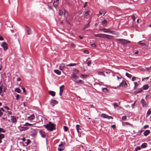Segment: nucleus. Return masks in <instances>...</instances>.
<instances>
[{
  "mask_svg": "<svg viewBox=\"0 0 151 151\" xmlns=\"http://www.w3.org/2000/svg\"><path fill=\"white\" fill-rule=\"evenodd\" d=\"M55 125L49 122L48 124L44 125V127L50 131H52L55 129Z\"/></svg>",
  "mask_w": 151,
  "mask_h": 151,
  "instance_id": "nucleus-1",
  "label": "nucleus"
},
{
  "mask_svg": "<svg viewBox=\"0 0 151 151\" xmlns=\"http://www.w3.org/2000/svg\"><path fill=\"white\" fill-rule=\"evenodd\" d=\"M117 41H119L122 44H127V43H130V42L127 40L122 39H118L116 40Z\"/></svg>",
  "mask_w": 151,
  "mask_h": 151,
  "instance_id": "nucleus-2",
  "label": "nucleus"
},
{
  "mask_svg": "<svg viewBox=\"0 0 151 151\" xmlns=\"http://www.w3.org/2000/svg\"><path fill=\"white\" fill-rule=\"evenodd\" d=\"M1 47H3L4 51H6L8 49V47L7 44L6 42H3L1 45Z\"/></svg>",
  "mask_w": 151,
  "mask_h": 151,
  "instance_id": "nucleus-3",
  "label": "nucleus"
},
{
  "mask_svg": "<svg viewBox=\"0 0 151 151\" xmlns=\"http://www.w3.org/2000/svg\"><path fill=\"white\" fill-rule=\"evenodd\" d=\"M11 121L12 123H16L17 122V119L15 116H11Z\"/></svg>",
  "mask_w": 151,
  "mask_h": 151,
  "instance_id": "nucleus-4",
  "label": "nucleus"
},
{
  "mask_svg": "<svg viewBox=\"0 0 151 151\" xmlns=\"http://www.w3.org/2000/svg\"><path fill=\"white\" fill-rule=\"evenodd\" d=\"M50 103L52 104V106H54L55 105L58 104V102L55 100L52 99Z\"/></svg>",
  "mask_w": 151,
  "mask_h": 151,
  "instance_id": "nucleus-5",
  "label": "nucleus"
},
{
  "mask_svg": "<svg viewBox=\"0 0 151 151\" xmlns=\"http://www.w3.org/2000/svg\"><path fill=\"white\" fill-rule=\"evenodd\" d=\"M105 34H95V36L96 37H99L100 38H104Z\"/></svg>",
  "mask_w": 151,
  "mask_h": 151,
  "instance_id": "nucleus-6",
  "label": "nucleus"
},
{
  "mask_svg": "<svg viewBox=\"0 0 151 151\" xmlns=\"http://www.w3.org/2000/svg\"><path fill=\"white\" fill-rule=\"evenodd\" d=\"M35 118V116L34 114H32L30 116L27 117V120L30 121L34 120Z\"/></svg>",
  "mask_w": 151,
  "mask_h": 151,
  "instance_id": "nucleus-7",
  "label": "nucleus"
},
{
  "mask_svg": "<svg viewBox=\"0 0 151 151\" xmlns=\"http://www.w3.org/2000/svg\"><path fill=\"white\" fill-rule=\"evenodd\" d=\"M65 67V65L64 64L61 63L60 65L59 68L60 70H62Z\"/></svg>",
  "mask_w": 151,
  "mask_h": 151,
  "instance_id": "nucleus-8",
  "label": "nucleus"
},
{
  "mask_svg": "<svg viewBox=\"0 0 151 151\" xmlns=\"http://www.w3.org/2000/svg\"><path fill=\"white\" fill-rule=\"evenodd\" d=\"M140 102L143 107H145L146 106V103L144 99H142Z\"/></svg>",
  "mask_w": 151,
  "mask_h": 151,
  "instance_id": "nucleus-9",
  "label": "nucleus"
},
{
  "mask_svg": "<svg viewBox=\"0 0 151 151\" xmlns=\"http://www.w3.org/2000/svg\"><path fill=\"white\" fill-rule=\"evenodd\" d=\"M71 78L77 80L79 78V77L78 76H76L75 74H73L71 75Z\"/></svg>",
  "mask_w": 151,
  "mask_h": 151,
  "instance_id": "nucleus-10",
  "label": "nucleus"
},
{
  "mask_svg": "<svg viewBox=\"0 0 151 151\" xmlns=\"http://www.w3.org/2000/svg\"><path fill=\"white\" fill-rule=\"evenodd\" d=\"M20 130L21 131H25L28 129L27 127L24 126H21L20 127Z\"/></svg>",
  "mask_w": 151,
  "mask_h": 151,
  "instance_id": "nucleus-11",
  "label": "nucleus"
},
{
  "mask_svg": "<svg viewBox=\"0 0 151 151\" xmlns=\"http://www.w3.org/2000/svg\"><path fill=\"white\" fill-rule=\"evenodd\" d=\"M90 11L88 10L87 12H86L85 14L84 17L85 18L87 19L88 18L89 16V12Z\"/></svg>",
  "mask_w": 151,
  "mask_h": 151,
  "instance_id": "nucleus-12",
  "label": "nucleus"
},
{
  "mask_svg": "<svg viewBox=\"0 0 151 151\" xmlns=\"http://www.w3.org/2000/svg\"><path fill=\"white\" fill-rule=\"evenodd\" d=\"M49 93L52 96H55V92L53 91H49Z\"/></svg>",
  "mask_w": 151,
  "mask_h": 151,
  "instance_id": "nucleus-13",
  "label": "nucleus"
},
{
  "mask_svg": "<svg viewBox=\"0 0 151 151\" xmlns=\"http://www.w3.org/2000/svg\"><path fill=\"white\" fill-rule=\"evenodd\" d=\"M26 28L27 32L28 35H30L31 34V31L30 28H29L27 26H26Z\"/></svg>",
  "mask_w": 151,
  "mask_h": 151,
  "instance_id": "nucleus-14",
  "label": "nucleus"
},
{
  "mask_svg": "<svg viewBox=\"0 0 151 151\" xmlns=\"http://www.w3.org/2000/svg\"><path fill=\"white\" fill-rule=\"evenodd\" d=\"M58 4L59 1H58V0H56L53 2V5L55 7H56L57 6Z\"/></svg>",
  "mask_w": 151,
  "mask_h": 151,
  "instance_id": "nucleus-15",
  "label": "nucleus"
},
{
  "mask_svg": "<svg viewBox=\"0 0 151 151\" xmlns=\"http://www.w3.org/2000/svg\"><path fill=\"white\" fill-rule=\"evenodd\" d=\"M150 133V131L149 130H145L144 133V135L145 136H147Z\"/></svg>",
  "mask_w": 151,
  "mask_h": 151,
  "instance_id": "nucleus-16",
  "label": "nucleus"
},
{
  "mask_svg": "<svg viewBox=\"0 0 151 151\" xmlns=\"http://www.w3.org/2000/svg\"><path fill=\"white\" fill-rule=\"evenodd\" d=\"M113 36H112L105 34L104 38L111 39L113 38Z\"/></svg>",
  "mask_w": 151,
  "mask_h": 151,
  "instance_id": "nucleus-17",
  "label": "nucleus"
},
{
  "mask_svg": "<svg viewBox=\"0 0 151 151\" xmlns=\"http://www.w3.org/2000/svg\"><path fill=\"white\" fill-rule=\"evenodd\" d=\"M106 13V12L103 9H101L100 10L99 14H100V15H102L103 14V16H104Z\"/></svg>",
  "mask_w": 151,
  "mask_h": 151,
  "instance_id": "nucleus-18",
  "label": "nucleus"
},
{
  "mask_svg": "<svg viewBox=\"0 0 151 151\" xmlns=\"http://www.w3.org/2000/svg\"><path fill=\"white\" fill-rule=\"evenodd\" d=\"M114 108L117 109H118L120 108V107L116 103H114Z\"/></svg>",
  "mask_w": 151,
  "mask_h": 151,
  "instance_id": "nucleus-19",
  "label": "nucleus"
},
{
  "mask_svg": "<svg viewBox=\"0 0 151 151\" xmlns=\"http://www.w3.org/2000/svg\"><path fill=\"white\" fill-rule=\"evenodd\" d=\"M5 137L4 135L3 134H0V143L2 142L1 140Z\"/></svg>",
  "mask_w": 151,
  "mask_h": 151,
  "instance_id": "nucleus-20",
  "label": "nucleus"
},
{
  "mask_svg": "<svg viewBox=\"0 0 151 151\" xmlns=\"http://www.w3.org/2000/svg\"><path fill=\"white\" fill-rule=\"evenodd\" d=\"M65 86L64 85H63L60 87V91H62V92H63V90L64 89Z\"/></svg>",
  "mask_w": 151,
  "mask_h": 151,
  "instance_id": "nucleus-21",
  "label": "nucleus"
},
{
  "mask_svg": "<svg viewBox=\"0 0 151 151\" xmlns=\"http://www.w3.org/2000/svg\"><path fill=\"white\" fill-rule=\"evenodd\" d=\"M64 15L65 17H66V18H69L68 16H69V14L68 12L66 11H65Z\"/></svg>",
  "mask_w": 151,
  "mask_h": 151,
  "instance_id": "nucleus-22",
  "label": "nucleus"
},
{
  "mask_svg": "<svg viewBox=\"0 0 151 151\" xmlns=\"http://www.w3.org/2000/svg\"><path fill=\"white\" fill-rule=\"evenodd\" d=\"M147 144L146 143H143L141 146L142 148H144L147 147Z\"/></svg>",
  "mask_w": 151,
  "mask_h": 151,
  "instance_id": "nucleus-23",
  "label": "nucleus"
},
{
  "mask_svg": "<svg viewBox=\"0 0 151 151\" xmlns=\"http://www.w3.org/2000/svg\"><path fill=\"white\" fill-rule=\"evenodd\" d=\"M54 72L56 73L58 75H60L61 74V72L59 70H54Z\"/></svg>",
  "mask_w": 151,
  "mask_h": 151,
  "instance_id": "nucleus-24",
  "label": "nucleus"
},
{
  "mask_svg": "<svg viewBox=\"0 0 151 151\" xmlns=\"http://www.w3.org/2000/svg\"><path fill=\"white\" fill-rule=\"evenodd\" d=\"M125 84L126 85H127V84L125 82V81H123L119 84V87H122L123 86L124 84Z\"/></svg>",
  "mask_w": 151,
  "mask_h": 151,
  "instance_id": "nucleus-25",
  "label": "nucleus"
},
{
  "mask_svg": "<svg viewBox=\"0 0 151 151\" xmlns=\"http://www.w3.org/2000/svg\"><path fill=\"white\" fill-rule=\"evenodd\" d=\"M149 88V86H148V85H144L143 87V89L146 90L147 89Z\"/></svg>",
  "mask_w": 151,
  "mask_h": 151,
  "instance_id": "nucleus-26",
  "label": "nucleus"
},
{
  "mask_svg": "<svg viewBox=\"0 0 151 151\" xmlns=\"http://www.w3.org/2000/svg\"><path fill=\"white\" fill-rule=\"evenodd\" d=\"M101 30H104V32L105 33H109V29H106V28H103V29H101Z\"/></svg>",
  "mask_w": 151,
  "mask_h": 151,
  "instance_id": "nucleus-27",
  "label": "nucleus"
},
{
  "mask_svg": "<svg viewBox=\"0 0 151 151\" xmlns=\"http://www.w3.org/2000/svg\"><path fill=\"white\" fill-rule=\"evenodd\" d=\"M76 82L78 84L83 83V81L81 80H77L76 81Z\"/></svg>",
  "mask_w": 151,
  "mask_h": 151,
  "instance_id": "nucleus-28",
  "label": "nucleus"
},
{
  "mask_svg": "<svg viewBox=\"0 0 151 151\" xmlns=\"http://www.w3.org/2000/svg\"><path fill=\"white\" fill-rule=\"evenodd\" d=\"M107 21L106 20L104 19V20L102 22V24L103 26H105L106 25V24Z\"/></svg>",
  "mask_w": 151,
  "mask_h": 151,
  "instance_id": "nucleus-29",
  "label": "nucleus"
},
{
  "mask_svg": "<svg viewBox=\"0 0 151 151\" xmlns=\"http://www.w3.org/2000/svg\"><path fill=\"white\" fill-rule=\"evenodd\" d=\"M125 124H126L127 125H129L131 126H133V125L132 124L129 123V122H122V124L123 125H124Z\"/></svg>",
  "mask_w": 151,
  "mask_h": 151,
  "instance_id": "nucleus-30",
  "label": "nucleus"
},
{
  "mask_svg": "<svg viewBox=\"0 0 151 151\" xmlns=\"http://www.w3.org/2000/svg\"><path fill=\"white\" fill-rule=\"evenodd\" d=\"M34 124H29V123H25V124L24 125V126H32V125H33Z\"/></svg>",
  "mask_w": 151,
  "mask_h": 151,
  "instance_id": "nucleus-31",
  "label": "nucleus"
},
{
  "mask_svg": "<svg viewBox=\"0 0 151 151\" xmlns=\"http://www.w3.org/2000/svg\"><path fill=\"white\" fill-rule=\"evenodd\" d=\"M76 63H70L69 64H68L66 65L67 66H73L76 65Z\"/></svg>",
  "mask_w": 151,
  "mask_h": 151,
  "instance_id": "nucleus-32",
  "label": "nucleus"
},
{
  "mask_svg": "<svg viewBox=\"0 0 151 151\" xmlns=\"http://www.w3.org/2000/svg\"><path fill=\"white\" fill-rule=\"evenodd\" d=\"M102 90L105 93H107L109 91L108 89L106 88H103L102 89Z\"/></svg>",
  "mask_w": 151,
  "mask_h": 151,
  "instance_id": "nucleus-33",
  "label": "nucleus"
},
{
  "mask_svg": "<svg viewBox=\"0 0 151 151\" xmlns=\"http://www.w3.org/2000/svg\"><path fill=\"white\" fill-rule=\"evenodd\" d=\"M127 117L126 116H123L122 118V120L125 121V120H127Z\"/></svg>",
  "mask_w": 151,
  "mask_h": 151,
  "instance_id": "nucleus-34",
  "label": "nucleus"
},
{
  "mask_svg": "<svg viewBox=\"0 0 151 151\" xmlns=\"http://www.w3.org/2000/svg\"><path fill=\"white\" fill-rule=\"evenodd\" d=\"M65 144V143L63 142H61V143L59 145H58V146L59 147H63V146Z\"/></svg>",
  "mask_w": 151,
  "mask_h": 151,
  "instance_id": "nucleus-35",
  "label": "nucleus"
},
{
  "mask_svg": "<svg viewBox=\"0 0 151 151\" xmlns=\"http://www.w3.org/2000/svg\"><path fill=\"white\" fill-rule=\"evenodd\" d=\"M15 91L17 92L18 93H20L21 92L20 90L18 88H17L15 89Z\"/></svg>",
  "mask_w": 151,
  "mask_h": 151,
  "instance_id": "nucleus-36",
  "label": "nucleus"
},
{
  "mask_svg": "<svg viewBox=\"0 0 151 151\" xmlns=\"http://www.w3.org/2000/svg\"><path fill=\"white\" fill-rule=\"evenodd\" d=\"M101 116L104 118H107V116L104 114H102L101 115Z\"/></svg>",
  "mask_w": 151,
  "mask_h": 151,
  "instance_id": "nucleus-37",
  "label": "nucleus"
},
{
  "mask_svg": "<svg viewBox=\"0 0 151 151\" xmlns=\"http://www.w3.org/2000/svg\"><path fill=\"white\" fill-rule=\"evenodd\" d=\"M63 11L61 10H59V14L60 16H62L63 14Z\"/></svg>",
  "mask_w": 151,
  "mask_h": 151,
  "instance_id": "nucleus-38",
  "label": "nucleus"
},
{
  "mask_svg": "<svg viewBox=\"0 0 151 151\" xmlns=\"http://www.w3.org/2000/svg\"><path fill=\"white\" fill-rule=\"evenodd\" d=\"M6 131L2 128H0V133L1 132H5Z\"/></svg>",
  "mask_w": 151,
  "mask_h": 151,
  "instance_id": "nucleus-39",
  "label": "nucleus"
},
{
  "mask_svg": "<svg viewBox=\"0 0 151 151\" xmlns=\"http://www.w3.org/2000/svg\"><path fill=\"white\" fill-rule=\"evenodd\" d=\"M126 76H127V77L129 78H131L132 76V75L129 74V73H126Z\"/></svg>",
  "mask_w": 151,
  "mask_h": 151,
  "instance_id": "nucleus-40",
  "label": "nucleus"
},
{
  "mask_svg": "<svg viewBox=\"0 0 151 151\" xmlns=\"http://www.w3.org/2000/svg\"><path fill=\"white\" fill-rule=\"evenodd\" d=\"M40 132L41 135L42 137L43 138L45 137V135L42 132L40 131Z\"/></svg>",
  "mask_w": 151,
  "mask_h": 151,
  "instance_id": "nucleus-41",
  "label": "nucleus"
},
{
  "mask_svg": "<svg viewBox=\"0 0 151 151\" xmlns=\"http://www.w3.org/2000/svg\"><path fill=\"white\" fill-rule=\"evenodd\" d=\"M31 142V140L29 139H28L27 141L25 142L27 145H28Z\"/></svg>",
  "mask_w": 151,
  "mask_h": 151,
  "instance_id": "nucleus-42",
  "label": "nucleus"
},
{
  "mask_svg": "<svg viewBox=\"0 0 151 151\" xmlns=\"http://www.w3.org/2000/svg\"><path fill=\"white\" fill-rule=\"evenodd\" d=\"M80 127V126L79 125H76V129L77 131V132H78V133L79 132V129H80L79 128V127Z\"/></svg>",
  "mask_w": 151,
  "mask_h": 151,
  "instance_id": "nucleus-43",
  "label": "nucleus"
},
{
  "mask_svg": "<svg viewBox=\"0 0 151 151\" xmlns=\"http://www.w3.org/2000/svg\"><path fill=\"white\" fill-rule=\"evenodd\" d=\"M151 113V111L150 109H149L147 112V116L150 115Z\"/></svg>",
  "mask_w": 151,
  "mask_h": 151,
  "instance_id": "nucleus-44",
  "label": "nucleus"
},
{
  "mask_svg": "<svg viewBox=\"0 0 151 151\" xmlns=\"http://www.w3.org/2000/svg\"><path fill=\"white\" fill-rule=\"evenodd\" d=\"M139 44L142 45H145V42L143 41H139Z\"/></svg>",
  "mask_w": 151,
  "mask_h": 151,
  "instance_id": "nucleus-45",
  "label": "nucleus"
},
{
  "mask_svg": "<svg viewBox=\"0 0 151 151\" xmlns=\"http://www.w3.org/2000/svg\"><path fill=\"white\" fill-rule=\"evenodd\" d=\"M140 149V147H137L135 148L134 151H137L138 150Z\"/></svg>",
  "mask_w": 151,
  "mask_h": 151,
  "instance_id": "nucleus-46",
  "label": "nucleus"
},
{
  "mask_svg": "<svg viewBox=\"0 0 151 151\" xmlns=\"http://www.w3.org/2000/svg\"><path fill=\"white\" fill-rule=\"evenodd\" d=\"M64 131L65 132H67L68 131V127H66V126H64Z\"/></svg>",
  "mask_w": 151,
  "mask_h": 151,
  "instance_id": "nucleus-47",
  "label": "nucleus"
},
{
  "mask_svg": "<svg viewBox=\"0 0 151 151\" xmlns=\"http://www.w3.org/2000/svg\"><path fill=\"white\" fill-rule=\"evenodd\" d=\"M90 23V22H89L85 26V28H87L89 27Z\"/></svg>",
  "mask_w": 151,
  "mask_h": 151,
  "instance_id": "nucleus-48",
  "label": "nucleus"
},
{
  "mask_svg": "<svg viewBox=\"0 0 151 151\" xmlns=\"http://www.w3.org/2000/svg\"><path fill=\"white\" fill-rule=\"evenodd\" d=\"M134 85H135V86L134 87V89H136V87H137L138 86V84L137 83H136V82L134 83Z\"/></svg>",
  "mask_w": 151,
  "mask_h": 151,
  "instance_id": "nucleus-49",
  "label": "nucleus"
},
{
  "mask_svg": "<svg viewBox=\"0 0 151 151\" xmlns=\"http://www.w3.org/2000/svg\"><path fill=\"white\" fill-rule=\"evenodd\" d=\"M23 90V92L24 93H26V90H25V89L24 88H23V87H22L21 88Z\"/></svg>",
  "mask_w": 151,
  "mask_h": 151,
  "instance_id": "nucleus-50",
  "label": "nucleus"
},
{
  "mask_svg": "<svg viewBox=\"0 0 151 151\" xmlns=\"http://www.w3.org/2000/svg\"><path fill=\"white\" fill-rule=\"evenodd\" d=\"M83 52L84 53H86L87 54H88L89 53L88 51L87 50H84Z\"/></svg>",
  "mask_w": 151,
  "mask_h": 151,
  "instance_id": "nucleus-51",
  "label": "nucleus"
},
{
  "mask_svg": "<svg viewBox=\"0 0 151 151\" xmlns=\"http://www.w3.org/2000/svg\"><path fill=\"white\" fill-rule=\"evenodd\" d=\"M99 74L100 75H102L105 76V75L104 73L103 72H100L99 73Z\"/></svg>",
  "mask_w": 151,
  "mask_h": 151,
  "instance_id": "nucleus-52",
  "label": "nucleus"
},
{
  "mask_svg": "<svg viewBox=\"0 0 151 151\" xmlns=\"http://www.w3.org/2000/svg\"><path fill=\"white\" fill-rule=\"evenodd\" d=\"M87 76L86 75H83V74H82V75H81V76H80L81 77L82 76V77H83V78H86V77H87Z\"/></svg>",
  "mask_w": 151,
  "mask_h": 151,
  "instance_id": "nucleus-53",
  "label": "nucleus"
},
{
  "mask_svg": "<svg viewBox=\"0 0 151 151\" xmlns=\"http://www.w3.org/2000/svg\"><path fill=\"white\" fill-rule=\"evenodd\" d=\"M71 46L73 47H76L75 44L72 43L71 45Z\"/></svg>",
  "mask_w": 151,
  "mask_h": 151,
  "instance_id": "nucleus-54",
  "label": "nucleus"
},
{
  "mask_svg": "<svg viewBox=\"0 0 151 151\" xmlns=\"http://www.w3.org/2000/svg\"><path fill=\"white\" fill-rule=\"evenodd\" d=\"M115 32H116L114 31H109V33H110L113 34H114Z\"/></svg>",
  "mask_w": 151,
  "mask_h": 151,
  "instance_id": "nucleus-55",
  "label": "nucleus"
},
{
  "mask_svg": "<svg viewBox=\"0 0 151 151\" xmlns=\"http://www.w3.org/2000/svg\"><path fill=\"white\" fill-rule=\"evenodd\" d=\"M149 125H145L144 126V127H143V128L144 129H146L147 128V127H149Z\"/></svg>",
  "mask_w": 151,
  "mask_h": 151,
  "instance_id": "nucleus-56",
  "label": "nucleus"
},
{
  "mask_svg": "<svg viewBox=\"0 0 151 151\" xmlns=\"http://www.w3.org/2000/svg\"><path fill=\"white\" fill-rule=\"evenodd\" d=\"M19 96H20L18 94H17V95L16 96V99L17 100H18V99L19 97Z\"/></svg>",
  "mask_w": 151,
  "mask_h": 151,
  "instance_id": "nucleus-57",
  "label": "nucleus"
},
{
  "mask_svg": "<svg viewBox=\"0 0 151 151\" xmlns=\"http://www.w3.org/2000/svg\"><path fill=\"white\" fill-rule=\"evenodd\" d=\"M91 45L93 47H96V45L95 43L92 44Z\"/></svg>",
  "mask_w": 151,
  "mask_h": 151,
  "instance_id": "nucleus-58",
  "label": "nucleus"
},
{
  "mask_svg": "<svg viewBox=\"0 0 151 151\" xmlns=\"http://www.w3.org/2000/svg\"><path fill=\"white\" fill-rule=\"evenodd\" d=\"M142 89H141L140 90H139L137 92V93H141V92H142Z\"/></svg>",
  "mask_w": 151,
  "mask_h": 151,
  "instance_id": "nucleus-59",
  "label": "nucleus"
},
{
  "mask_svg": "<svg viewBox=\"0 0 151 151\" xmlns=\"http://www.w3.org/2000/svg\"><path fill=\"white\" fill-rule=\"evenodd\" d=\"M91 61L90 60H89L87 63L88 66H89L91 64Z\"/></svg>",
  "mask_w": 151,
  "mask_h": 151,
  "instance_id": "nucleus-60",
  "label": "nucleus"
},
{
  "mask_svg": "<svg viewBox=\"0 0 151 151\" xmlns=\"http://www.w3.org/2000/svg\"><path fill=\"white\" fill-rule=\"evenodd\" d=\"M136 79V78L135 77H132V80L133 81H134Z\"/></svg>",
  "mask_w": 151,
  "mask_h": 151,
  "instance_id": "nucleus-61",
  "label": "nucleus"
},
{
  "mask_svg": "<svg viewBox=\"0 0 151 151\" xmlns=\"http://www.w3.org/2000/svg\"><path fill=\"white\" fill-rule=\"evenodd\" d=\"M58 151H63L64 150L63 148H58Z\"/></svg>",
  "mask_w": 151,
  "mask_h": 151,
  "instance_id": "nucleus-62",
  "label": "nucleus"
},
{
  "mask_svg": "<svg viewBox=\"0 0 151 151\" xmlns=\"http://www.w3.org/2000/svg\"><path fill=\"white\" fill-rule=\"evenodd\" d=\"M107 118L108 119H113V117L112 116H107Z\"/></svg>",
  "mask_w": 151,
  "mask_h": 151,
  "instance_id": "nucleus-63",
  "label": "nucleus"
},
{
  "mask_svg": "<svg viewBox=\"0 0 151 151\" xmlns=\"http://www.w3.org/2000/svg\"><path fill=\"white\" fill-rule=\"evenodd\" d=\"M6 113L9 114H10V115H11L12 114V112H11V111H7V112H6Z\"/></svg>",
  "mask_w": 151,
  "mask_h": 151,
  "instance_id": "nucleus-64",
  "label": "nucleus"
}]
</instances>
